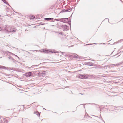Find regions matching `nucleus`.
I'll use <instances>...</instances> for the list:
<instances>
[{
  "label": "nucleus",
  "mask_w": 123,
  "mask_h": 123,
  "mask_svg": "<svg viewBox=\"0 0 123 123\" xmlns=\"http://www.w3.org/2000/svg\"><path fill=\"white\" fill-rule=\"evenodd\" d=\"M5 30H6L7 31L11 32H15L16 31V30L14 29V30H12L11 29V27L9 26H6V27L5 28Z\"/></svg>",
  "instance_id": "obj_1"
},
{
  "label": "nucleus",
  "mask_w": 123,
  "mask_h": 123,
  "mask_svg": "<svg viewBox=\"0 0 123 123\" xmlns=\"http://www.w3.org/2000/svg\"><path fill=\"white\" fill-rule=\"evenodd\" d=\"M24 75L27 77L32 76H33V74L31 72H28L25 74Z\"/></svg>",
  "instance_id": "obj_2"
},
{
  "label": "nucleus",
  "mask_w": 123,
  "mask_h": 123,
  "mask_svg": "<svg viewBox=\"0 0 123 123\" xmlns=\"http://www.w3.org/2000/svg\"><path fill=\"white\" fill-rule=\"evenodd\" d=\"M53 51H51L50 50H48L46 49H43L41 50V52H43L45 53H48L49 52H51L53 53Z\"/></svg>",
  "instance_id": "obj_3"
},
{
  "label": "nucleus",
  "mask_w": 123,
  "mask_h": 123,
  "mask_svg": "<svg viewBox=\"0 0 123 123\" xmlns=\"http://www.w3.org/2000/svg\"><path fill=\"white\" fill-rule=\"evenodd\" d=\"M80 78L82 79H86L88 78V76L87 75H80L79 76Z\"/></svg>",
  "instance_id": "obj_4"
},
{
  "label": "nucleus",
  "mask_w": 123,
  "mask_h": 123,
  "mask_svg": "<svg viewBox=\"0 0 123 123\" xmlns=\"http://www.w3.org/2000/svg\"><path fill=\"white\" fill-rule=\"evenodd\" d=\"M29 18L30 19H33L35 18V16L34 15H31L29 16Z\"/></svg>",
  "instance_id": "obj_5"
},
{
  "label": "nucleus",
  "mask_w": 123,
  "mask_h": 123,
  "mask_svg": "<svg viewBox=\"0 0 123 123\" xmlns=\"http://www.w3.org/2000/svg\"><path fill=\"white\" fill-rule=\"evenodd\" d=\"M53 18H45V19L46 20L49 21L51 20H52Z\"/></svg>",
  "instance_id": "obj_6"
},
{
  "label": "nucleus",
  "mask_w": 123,
  "mask_h": 123,
  "mask_svg": "<svg viewBox=\"0 0 123 123\" xmlns=\"http://www.w3.org/2000/svg\"><path fill=\"white\" fill-rule=\"evenodd\" d=\"M34 113L36 114L38 116H39L40 115V113L38 112L35 111V112Z\"/></svg>",
  "instance_id": "obj_7"
},
{
  "label": "nucleus",
  "mask_w": 123,
  "mask_h": 123,
  "mask_svg": "<svg viewBox=\"0 0 123 123\" xmlns=\"http://www.w3.org/2000/svg\"><path fill=\"white\" fill-rule=\"evenodd\" d=\"M3 68V66L0 65V68Z\"/></svg>",
  "instance_id": "obj_8"
},
{
  "label": "nucleus",
  "mask_w": 123,
  "mask_h": 123,
  "mask_svg": "<svg viewBox=\"0 0 123 123\" xmlns=\"http://www.w3.org/2000/svg\"><path fill=\"white\" fill-rule=\"evenodd\" d=\"M11 29H12V30H14V29H15V28H13L12 27H11Z\"/></svg>",
  "instance_id": "obj_9"
},
{
  "label": "nucleus",
  "mask_w": 123,
  "mask_h": 123,
  "mask_svg": "<svg viewBox=\"0 0 123 123\" xmlns=\"http://www.w3.org/2000/svg\"><path fill=\"white\" fill-rule=\"evenodd\" d=\"M2 30V28L0 27V31H1Z\"/></svg>",
  "instance_id": "obj_10"
},
{
  "label": "nucleus",
  "mask_w": 123,
  "mask_h": 123,
  "mask_svg": "<svg viewBox=\"0 0 123 123\" xmlns=\"http://www.w3.org/2000/svg\"><path fill=\"white\" fill-rule=\"evenodd\" d=\"M67 11V10H66V11Z\"/></svg>",
  "instance_id": "obj_11"
},
{
  "label": "nucleus",
  "mask_w": 123,
  "mask_h": 123,
  "mask_svg": "<svg viewBox=\"0 0 123 123\" xmlns=\"http://www.w3.org/2000/svg\"><path fill=\"white\" fill-rule=\"evenodd\" d=\"M122 20H123V18L122 19Z\"/></svg>",
  "instance_id": "obj_12"
}]
</instances>
